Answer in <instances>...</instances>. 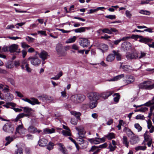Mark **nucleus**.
Segmentation results:
<instances>
[{"mask_svg":"<svg viewBox=\"0 0 154 154\" xmlns=\"http://www.w3.org/2000/svg\"><path fill=\"white\" fill-rule=\"evenodd\" d=\"M140 89L151 90L154 88V83L152 84V82L149 81H144L139 85Z\"/></svg>","mask_w":154,"mask_h":154,"instance_id":"1","label":"nucleus"},{"mask_svg":"<svg viewBox=\"0 0 154 154\" xmlns=\"http://www.w3.org/2000/svg\"><path fill=\"white\" fill-rule=\"evenodd\" d=\"M75 129L78 131V134L79 139V141L81 142L80 143H83L84 140L82 138L84 137L85 134V132L84 131L83 127L81 126L76 127Z\"/></svg>","mask_w":154,"mask_h":154,"instance_id":"2","label":"nucleus"},{"mask_svg":"<svg viewBox=\"0 0 154 154\" xmlns=\"http://www.w3.org/2000/svg\"><path fill=\"white\" fill-rule=\"evenodd\" d=\"M24 109V111L26 113L25 114L24 113H21L18 115L15 118V121H17L20 119L23 118L24 116H28L30 115V112L31 111V109L28 107H23Z\"/></svg>","mask_w":154,"mask_h":154,"instance_id":"3","label":"nucleus"},{"mask_svg":"<svg viewBox=\"0 0 154 154\" xmlns=\"http://www.w3.org/2000/svg\"><path fill=\"white\" fill-rule=\"evenodd\" d=\"M87 96L91 101H97L100 98L99 94L96 92H91L87 94Z\"/></svg>","mask_w":154,"mask_h":154,"instance_id":"4","label":"nucleus"},{"mask_svg":"<svg viewBox=\"0 0 154 154\" xmlns=\"http://www.w3.org/2000/svg\"><path fill=\"white\" fill-rule=\"evenodd\" d=\"M14 126L11 122H8L5 124L3 128V130L7 133H12L14 131Z\"/></svg>","mask_w":154,"mask_h":154,"instance_id":"5","label":"nucleus"},{"mask_svg":"<svg viewBox=\"0 0 154 154\" xmlns=\"http://www.w3.org/2000/svg\"><path fill=\"white\" fill-rule=\"evenodd\" d=\"M28 60L30 61L31 64L35 66H38L41 63V60L36 56L30 57L28 58Z\"/></svg>","mask_w":154,"mask_h":154,"instance_id":"6","label":"nucleus"},{"mask_svg":"<svg viewBox=\"0 0 154 154\" xmlns=\"http://www.w3.org/2000/svg\"><path fill=\"white\" fill-rule=\"evenodd\" d=\"M56 50L57 54L59 56H64L66 55V53L63 49V46L60 44L57 45Z\"/></svg>","mask_w":154,"mask_h":154,"instance_id":"7","label":"nucleus"},{"mask_svg":"<svg viewBox=\"0 0 154 154\" xmlns=\"http://www.w3.org/2000/svg\"><path fill=\"white\" fill-rule=\"evenodd\" d=\"M9 51L11 53L16 52L18 54L20 52V49H19V45L16 44H13L8 47Z\"/></svg>","mask_w":154,"mask_h":154,"instance_id":"8","label":"nucleus"},{"mask_svg":"<svg viewBox=\"0 0 154 154\" xmlns=\"http://www.w3.org/2000/svg\"><path fill=\"white\" fill-rule=\"evenodd\" d=\"M80 42V45L84 48L87 47L90 45V42L87 38H82Z\"/></svg>","mask_w":154,"mask_h":154,"instance_id":"9","label":"nucleus"},{"mask_svg":"<svg viewBox=\"0 0 154 154\" xmlns=\"http://www.w3.org/2000/svg\"><path fill=\"white\" fill-rule=\"evenodd\" d=\"M26 131V129L23 127L22 125H19L16 128L15 133H18L20 134H25Z\"/></svg>","mask_w":154,"mask_h":154,"instance_id":"10","label":"nucleus"},{"mask_svg":"<svg viewBox=\"0 0 154 154\" xmlns=\"http://www.w3.org/2000/svg\"><path fill=\"white\" fill-rule=\"evenodd\" d=\"M113 92V91H106L105 92L102 93L100 94H99L100 97H101L103 99H106L107 98L109 97L111 95Z\"/></svg>","mask_w":154,"mask_h":154,"instance_id":"11","label":"nucleus"},{"mask_svg":"<svg viewBox=\"0 0 154 154\" xmlns=\"http://www.w3.org/2000/svg\"><path fill=\"white\" fill-rule=\"evenodd\" d=\"M38 54L39 57L42 59V60L43 61L46 60L48 56L47 52L44 51H42L40 53H38Z\"/></svg>","mask_w":154,"mask_h":154,"instance_id":"12","label":"nucleus"},{"mask_svg":"<svg viewBox=\"0 0 154 154\" xmlns=\"http://www.w3.org/2000/svg\"><path fill=\"white\" fill-rule=\"evenodd\" d=\"M126 57L128 59H136L138 57V55L136 52L129 53L127 54Z\"/></svg>","mask_w":154,"mask_h":154,"instance_id":"13","label":"nucleus"},{"mask_svg":"<svg viewBox=\"0 0 154 154\" xmlns=\"http://www.w3.org/2000/svg\"><path fill=\"white\" fill-rule=\"evenodd\" d=\"M59 150L63 154H68V151L64 146L61 143L58 144Z\"/></svg>","mask_w":154,"mask_h":154,"instance_id":"14","label":"nucleus"},{"mask_svg":"<svg viewBox=\"0 0 154 154\" xmlns=\"http://www.w3.org/2000/svg\"><path fill=\"white\" fill-rule=\"evenodd\" d=\"M98 47V49L100 50L103 53L106 52L108 49V45L104 44H100Z\"/></svg>","mask_w":154,"mask_h":154,"instance_id":"15","label":"nucleus"},{"mask_svg":"<svg viewBox=\"0 0 154 154\" xmlns=\"http://www.w3.org/2000/svg\"><path fill=\"white\" fill-rule=\"evenodd\" d=\"M120 68H122L124 71L128 72H131L133 70L132 69V67L129 65H121Z\"/></svg>","mask_w":154,"mask_h":154,"instance_id":"16","label":"nucleus"},{"mask_svg":"<svg viewBox=\"0 0 154 154\" xmlns=\"http://www.w3.org/2000/svg\"><path fill=\"white\" fill-rule=\"evenodd\" d=\"M31 100H30L28 99L26 102L32 105H34L35 104H38L40 103L38 100L32 97L31 98Z\"/></svg>","mask_w":154,"mask_h":154,"instance_id":"17","label":"nucleus"},{"mask_svg":"<svg viewBox=\"0 0 154 154\" xmlns=\"http://www.w3.org/2000/svg\"><path fill=\"white\" fill-rule=\"evenodd\" d=\"M31 100H30L28 99L26 102L32 105H34L35 104H38L40 103L38 100L32 97L31 98Z\"/></svg>","mask_w":154,"mask_h":154,"instance_id":"18","label":"nucleus"},{"mask_svg":"<svg viewBox=\"0 0 154 154\" xmlns=\"http://www.w3.org/2000/svg\"><path fill=\"white\" fill-rule=\"evenodd\" d=\"M112 53L114 54L115 57H116L117 60L120 61L122 60V55L119 53V51L113 50Z\"/></svg>","mask_w":154,"mask_h":154,"instance_id":"19","label":"nucleus"},{"mask_svg":"<svg viewBox=\"0 0 154 154\" xmlns=\"http://www.w3.org/2000/svg\"><path fill=\"white\" fill-rule=\"evenodd\" d=\"M47 140L44 138H43L40 139L38 142V144L40 146H45L47 145Z\"/></svg>","mask_w":154,"mask_h":154,"instance_id":"20","label":"nucleus"},{"mask_svg":"<svg viewBox=\"0 0 154 154\" xmlns=\"http://www.w3.org/2000/svg\"><path fill=\"white\" fill-rule=\"evenodd\" d=\"M122 47L126 50H129L131 48V44L128 42H124L122 44Z\"/></svg>","mask_w":154,"mask_h":154,"instance_id":"21","label":"nucleus"},{"mask_svg":"<svg viewBox=\"0 0 154 154\" xmlns=\"http://www.w3.org/2000/svg\"><path fill=\"white\" fill-rule=\"evenodd\" d=\"M55 130L54 128L50 129L48 128H46L43 130V132H42L41 134H51L54 133Z\"/></svg>","mask_w":154,"mask_h":154,"instance_id":"22","label":"nucleus"},{"mask_svg":"<svg viewBox=\"0 0 154 154\" xmlns=\"http://www.w3.org/2000/svg\"><path fill=\"white\" fill-rule=\"evenodd\" d=\"M124 75L123 74H121L120 75H119L116 76L114 77L112 79H111L109 80V81H117L120 80L121 78L124 77Z\"/></svg>","mask_w":154,"mask_h":154,"instance_id":"23","label":"nucleus"},{"mask_svg":"<svg viewBox=\"0 0 154 154\" xmlns=\"http://www.w3.org/2000/svg\"><path fill=\"white\" fill-rule=\"evenodd\" d=\"M115 58V56L114 54H110L107 56L106 60L108 62H112Z\"/></svg>","mask_w":154,"mask_h":154,"instance_id":"24","label":"nucleus"},{"mask_svg":"<svg viewBox=\"0 0 154 154\" xmlns=\"http://www.w3.org/2000/svg\"><path fill=\"white\" fill-rule=\"evenodd\" d=\"M122 141L123 144L127 148H128L129 142L128 140L127 137L125 136H123L122 139Z\"/></svg>","mask_w":154,"mask_h":154,"instance_id":"25","label":"nucleus"},{"mask_svg":"<svg viewBox=\"0 0 154 154\" xmlns=\"http://www.w3.org/2000/svg\"><path fill=\"white\" fill-rule=\"evenodd\" d=\"M86 29H88V28L87 27H82L79 28L75 29L74 30L75 32H84L85 31Z\"/></svg>","mask_w":154,"mask_h":154,"instance_id":"26","label":"nucleus"},{"mask_svg":"<svg viewBox=\"0 0 154 154\" xmlns=\"http://www.w3.org/2000/svg\"><path fill=\"white\" fill-rule=\"evenodd\" d=\"M70 113L72 115L75 116L77 119H80V116L81 115V113L80 112L72 111L70 112Z\"/></svg>","mask_w":154,"mask_h":154,"instance_id":"27","label":"nucleus"},{"mask_svg":"<svg viewBox=\"0 0 154 154\" xmlns=\"http://www.w3.org/2000/svg\"><path fill=\"white\" fill-rule=\"evenodd\" d=\"M36 130V128L32 125L29 126L27 129V130L29 132L33 134L35 133V130Z\"/></svg>","mask_w":154,"mask_h":154,"instance_id":"28","label":"nucleus"},{"mask_svg":"<svg viewBox=\"0 0 154 154\" xmlns=\"http://www.w3.org/2000/svg\"><path fill=\"white\" fill-rule=\"evenodd\" d=\"M138 141V138L135 136H133L131 137L130 140V143L132 145L136 143Z\"/></svg>","mask_w":154,"mask_h":154,"instance_id":"29","label":"nucleus"},{"mask_svg":"<svg viewBox=\"0 0 154 154\" xmlns=\"http://www.w3.org/2000/svg\"><path fill=\"white\" fill-rule=\"evenodd\" d=\"M105 137L107 138L108 139L111 140L112 139L115 138V134L112 132L109 133L105 135Z\"/></svg>","mask_w":154,"mask_h":154,"instance_id":"30","label":"nucleus"},{"mask_svg":"<svg viewBox=\"0 0 154 154\" xmlns=\"http://www.w3.org/2000/svg\"><path fill=\"white\" fill-rule=\"evenodd\" d=\"M96 138L90 139L88 140L92 144H99L100 143V141L98 140Z\"/></svg>","mask_w":154,"mask_h":154,"instance_id":"31","label":"nucleus"},{"mask_svg":"<svg viewBox=\"0 0 154 154\" xmlns=\"http://www.w3.org/2000/svg\"><path fill=\"white\" fill-rule=\"evenodd\" d=\"M97 104V101H90L89 106L91 109H93L96 107Z\"/></svg>","mask_w":154,"mask_h":154,"instance_id":"32","label":"nucleus"},{"mask_svg":"<svg viewBox=\"0 0 154 154\" xmlns=\"http://www.w3.org/2000/svg\"><path fill=\"white\" fill-rule=\"evenodd\" d=\"M70 100L74 104L79 103L77 95L72 96L70 97Z\"/></svg>","mask_w":154,"mask_h":154,"instance_id":"33","label":"nucleus"},{"mask_svg":"<svg viewBox=\"0 0 154 154\" xmlns=\"http://www.w3.org/2000/svg\"><path fill=\"white\" fill-rule=\"evenodd\" d=\"M28 60V59L27 60L24 59L21 62V65L20 66L22 69H24V66H25L26 65V64L27 65L29 64Z\"/></svg>","mask_w":154,"mask_h":154,"instance_id":"34","label":"nucleus"},{"mask_svg":"<svg viewBox=\"0 0 154 154\" xmlns=\"http://www.w3.org/2000/svg\"><path fill=\"white\" fill-rule=\"evenodd\" d=\"M77 96L79 103L84 101L85 98V96L83 95H78Z\"/></svg>","mask_w":154,"mask_h":154,"instance_id":"35","label":"nucleus"},{"mask_svg":"<svg viewBox=\"0 0 154 154\" xmlns=\"http://www.w3.org/2000/svg\"><path fill=\"white\" fill-rule=\"evenodd\" d=\"M77 38L76 36H73L69 38L66 41V43H70L74 42L76 40Z\"/></svg>","mask_w":154,"mask_h":154,"instance_id":"36","label":"nucleus"},{"mask_svg":"<svg viewBox=\"0 0 154 154\" xmlns=\"http://www.w3.org/2000/svg\"><path fill=\"white\" fill-rule=\"evenodd\" d=\"M43 98H44V101H46L48 102H51L53 100V98L52 97L47 95H45Z\"/></svg>","mask_w":154,"mask_h":154,"instance_id":"37","label":"nucleus"},{"mask_svg":"<svg viewBox=\"0 0 154 154\" xmlns=\"http://www.w3.org/2000/svg\"><path fill=\"white\" fill-rule=\"evenodd\" d=\"M147 132L146 131L144 134V138L145 141H152V138L150 136L147 134Z\"/></svg>","mask_w":154,"mask_h":154,"instance_id":"38","label":"nucleus"},{"mask_svg":"<svg viewBox=\"0 0 154 154\" xmlns=\"http://www.w3.org/2000/svg\"><path fill=\"white\" fill-rule=\"evenodd\" d=\"M3 106L6 107L7 108H8L10 107V106H11L13 107H14L15 106V104L13 103L7 102L5 104L3 105Z\"/></svg>","mask_w":154,"mask_h":154,"instance_id":"39","label":"nucleus"},{"mask_svg":"<svg viewBox=\"0 0 154 154\" xmlns=\"http://www.w3.org/2000/svg\"><path fill=\"white\" fill-rule=\"evenodd\" d=\"M152 39L148 38H142L140 40V42L146 43L147 42H151Z\"/></svg>","mask_w":154,"mask_h":154,"instance_id":"40","label":"nucleus"},{"mask_svg":"<svg viewBox=\"0 0 154 154\" xmlns=\"http://www.w3.org/2000/svg\"><path fill=\"white\" fill-rule=\"evenodd\" d=\"M5 140L7 141V142L5 144V145L6 146L9 144L12 141H13V139L12 137H11L10 136H8L6 138Z\"/></svg>","mask_w":154,"mask_h":154,"instance_id":"41","label":"nucleus"},{"mask_svg":"<svg viewBox=\"0 0 154 154\" xmlns=\"http://www.w3.org/2000/svg\"><path fill=\"white\" fill-rule=\"evenodd\" d=\"M23 149L21 147H18L17 149L15 150L14 154H23Z\"/></svg>","mask_w":154,"mask_h":154,"instance_id":"42","label":"nucleus"},{"mask_svg":"<svg viewBox=\"0 0 154 154\" xmlns=\"http://www.w3.org/2000/svg\"><path fill=\"white\" fill-rule=\"evenodd\" d=\"M146 147L145 146H138L135 148V149L136 151L139 150H144L146 149Z\"/></svg>","mask_w":154,"mask_h":154,"instance_id":"43","label":"nucleus"},{"mask_svg":"<svg viewBox=\"0 0 154 154\" xmlns=\"http://www.w3.org/2000/svg\"><path fill=\"white\" fill-rule=\"evenodd\" d=\"M154 104V96L152 99L145 103V105L147 106H150Z\"/></svg>","mask_w":154,"mask_h":154,"instance_id":"44","label":"nucleus"},{"mask_svg":"<svg viewBox=\"0 0 154 154\" xmlns=\"http://www.w3.org/2000/svg\"><path fill=\"white\" fill-rule=\"evenodd\" d=\"M70 130H68V131H65L63 130H62V133L63 134L66 136H70L71 135V134L70 133Z\"/></svg>","mask_w":154,"mask_h":154,"instance_id":"45","label":"nucleus"},{"mask_svg":"<svg viewBox=\"0 0 154 154\" xmlns=\"http://www.w3.org/2000/svg\"><path fill=\"white\" fill-rule=\"evenodd\" d=\"M108 148L109 149L110 152H112L115 150L116 148V146H113L111 143H110L108 146Z\"/></svg>","mask_w":154,"mask_h":154,"instance_id":"46","label":"nucleus"},{"mask_svg":"<svg viewBox=\"0 0 154 154\" xmlns=\"http://www.w3.org/2000/svg\"><path fill=\"white\" fill-rule=\"evenodd\" d=\"M135 128L137 130L138 132L140 131L142 129V128L138 123H136L134 125Z\"/></svg>","mask_w":154,"mask_h":154,"instance_id":"47","label":"nucleus"},{"mask_svg":"<svg viewBox=\"0 0 154 154\" xmlns=\"http://www.w3.org/2000/svg\"><path fill=\"white\" fill-rule=\"evenodd\" d=\"M102 32L103 33H107L109 34H111L112 33V32L110 30H109L108 28L102 29Z\"/></svg>","mask_w":154,"mask_h":154,"instance_id":"48","label":"nucleus"},{"mask_svg":"<svg viewBox=\"0 0 154 154\" xmlns=\"http://www.w3.org/2000/svg\"><path fill=\"white\" fill-rule=\"evenodd\" d=\"M114 95H116L117 96L115 97L114 98V100L115 102H118L119 100V93H115L114 94Z\"/></svg>","mask_w":154,"mask_h":154,"instance_id":"49","label":"nucleus"},{"mask_svg":"<svg viewBox=\"0 0 154 154\" xmlns=\"http://www.w3.org/2000/svg\"><path fill=\"white\" fill-rule=\"evenodd\" d=\"M54 145L53 143L50 142L47 148L48 150H50L53 149Z\"/></svg>","mask_w":154,"mask_h":154,"instance_id":"50","label":"nucleus"},{"mask_svg":"<svg viewBox=\"0 0 154 154\" xmlns=\"http://www.w3.org/2000/svg\"><path fill=\"white\" fill-rule=\"evenodd\" d=\"M125 78H126V79L129 80H132L131 79H133V82H134L135 80L134 79L133 76L131 75L129 76L128 75H126L125 76H124V79H125Z\"/></svg>","mask_w":154,"mask_h":154,"instance_id":"51","label":"nucleus"},{"mask_svg":"<svg viewBox=\"0 0 154 154\" xmlns=\"http://www.w3.org/2000/svg\"><path fill=\"white\" fill-rule=\"evenodd\" d=\"M77 119L75 118H71V123L74 125H75L77 123Z\"/></svg>","mask_w":154,"mask_h":154,"instance_id":"52","label":"nucleus"},{"mask_svg":"<svg viewBox=\"0 0 154 154\" xmlns=\"http://www.w3.org/2000/svg\"><path fill=\"white\" fill-rule=\"evenodd\" d=\"M136 119H137L144 120L145 117L143 115L141 114L137 115L136 117Z\"/></svg>","mask_w":154,"mask_h":154,"instance_id":"53","label":"nucleus"},{"mask_svg":"<svg viewBox=\"0 0 154 154\" xmlns=\"http://www.w3.org/2000/svg\"><path fill=\"white\" fill-rule=\"evenodd\" d=\"M146 54V53L144 52L143 51H140V55L139 57L138 56V57L139 59L142 58L143 57L145 56Z\"/></svg>","mask_w":154,"mask_h":154,"instance_id":"54","label":"nucleus"},{"mask_svg":"<svg viewBox=\"0 0 154 154\" xmlns=\"http://www.w3.org/2000/svg\"><path fill=\"white\" fill-rule=\"evenodd\" d=\"M105 17L111 20L114 19L116 18V16L114 15H107L105 16Z\"/></svg>","mask_w":154,"mask_h":154,"instance_id":"55","label":"nucleus"},{"mask_svg":"<svg viewBox=\"0 0 154 154\" xmlns=\"http://www.w3.org/2000/svg\"><path fill=\"white\" fill-rule=\"evenodd\" d=\"M25 67L26 68V71L28 72H30L32 70V69L30 68L29 67V64L26 65L25 66Z\"/></svg>","mask_w":154,"mask_h":154,"instance_id":"56","label":"nucleus"},{"mask_svg":"<svg viewBox=\"0 0 154 154\" xmlns=\"http://www.w3.org/2000/svg\"><path fill=\"white\" fill-rule=\"evenodd\" d=\"M21 44V46L23 48H28L30 47L29 45H28L25 42H22Z\"/></svg>","mask_w":154,"mask_h":154,"instance_id":"57","label":"nucleus"},{"mask_svg":"<svg viewBox=\"0 0 154 154\" xmlns=\"http://www.w3.org/2000/svg\"><path fill=\"white\" fill-rule=\"evenodd\" d=\"M147 127L149 129H150L152 126H153L152 125V124L150 120H149L147 121Z\"/></svg>","mask_w":154,"mask_h":154,"instance_id":"58","label":"nucleus"},{"mask_svg":"<svg viewBox=\"0 0 154 154\" xmlns=\"http://www.w3.org/2000/svg\"><path fill=\"white\" fill-rule=\"evenodd\" d=\"M132 80H129L128 79H126V78L125 79H124V80L126 84V85H128V84H130L131 83L133 82V80L132 79Z\"/></svg>","mask_w":154,"mask_h":154,"instance_id":"59","label":"nucleus"},{"mask_svg":"<svg viewBox=\"0 0 154 154\" xmlns=\"http://www.w3.org/2000/svg\"><path fill=\"white\" fill-rule=\"evenodd\" d=\"M125 14L126 16L129 18H130L132 16V15L130 13V12L128 10H126V11Z\"/></svg>","mask_w":154,"mask_h":154,"instance_id":"60","label":"nucleus"},{"mask_svg":"<svg viewBox=\"0 0 154 154\" xmlns=\"http://www.w3.org/2000/svg\"><path fill=\"white\" fill-rule=\"evenodd\" d=\"M7 87H5L3 89V91L4 93H8L9 91L10 90L8 88V87L6 86Z\"/></svg>","mask_w":154,"mask_h":154,"instance_id":"61","label":"nucleus"},{"mask_svg":"<svg viewBox=\"0 0 154 154\" xmlns=\"http://www.w3.org/2000/svg\"><path fill=\"white\" fill-rule=\"evenodd\" d=\"M110 31L112 32H115L116 34L119 33V32L118 30L115 28H111L110 29Z\"/></svg>","mask_w":154,"mask_h":154,"instance_id":"62","label":"nucleus"},{"mask_svg":"<svg viewBox=\"0 0 154 154\" xmlns=\"http://www.w3.org/2000/svg\"><path fill=\"white\" fill-rule=\"evenodd\" d=\"M2 50L3 52H6L8 51V50H9V48L7 46H5L3 47L2 48Z\"/></svg>","mask_w":154,"mask_h":154,"instance_id":"63","label":"nucleus"},{"mask_svg":"<svg viewBox=\"0 0 154 154\" xmlns=\"http://www.w3.org/2000/svg\"><path fill=\"white\" fill-rule=\"evenodd\" d=\"M21 53L22 54L23 57L24 58L27 54V52L26 51L23 50L22 51Z\"/></svg>","mask_w":154,"mask_h":154,"instance_id":"64","label":"nucleus"}]
</instances>
